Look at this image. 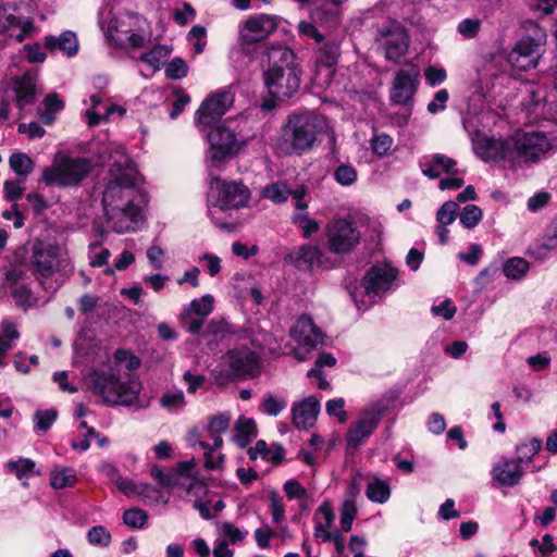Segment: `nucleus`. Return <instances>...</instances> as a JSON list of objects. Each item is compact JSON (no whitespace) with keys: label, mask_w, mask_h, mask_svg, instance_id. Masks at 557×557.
I'll list each match as a JSON object with an SVG mask.
<instances>
[{"label":"nucleus","mask_w":557,"mask_h":557,"mask_svg":"<svg viewBox=\"0 0 557 557\" xmlns=\"http://www.w3.org/2000/svg\"><path fill=\"white\" fill-rule=\"evenodd\" d=\"M269 509L274 524H281L285 520V504L277 491H270L268 494Z\"/></svg>","instance_id":"obj_43"},{"label":"nucleus","mask_w":557,"mask_h":557,"mask_svg":"<svg viewBox=\"0 0 557 557\" xmlns=\"http://www.w3.org/2000/svg\"><path fill=\"white\" fill-rule=\"evenodd\" d=\"M357 516V507L352 499H346L341 508V531L349 532Z\"/></svg>","instance_id":"obj_47"},{"label":"nucleus","mask_w":557,"mask_h":557,"mask_svg":"<svg viewBox=\"0 0 557 557\" xmlns=\"http://www.w3.org/2000/svg\"><path fill=\"white\" fill-rule=\"evenodd\" d=\"M188 74V65L181 58H174L165 64V75L172 79H180Z\"/></svg>","instance_id":"obj_54"},{"label":"nucleus","mask_w":557,"mask_h":557,"mask_svg":"<svg viewBox=\"0 0 557 557\" xmlns=\"http://www.w3.org/2000/svg\"><path fill=\"white\" fill-rule=\"evenodd\" d=\"M12 296L16 305L24 310L34 307L37 304V298L29 289L27 284H21L11 289Z\"/></svg>","instance_id":"obj_44"},{"label":"nucleus","mask_w":557,"mask_h":557,"mask_svg":"<svg viewBox=\"0 0 557 557\" xmlns=\"http://www.w3.org/2000/svg\"><path fill=\"white\" fill-rule=\"evenodd\" d=\"M335 181L343 185L349 186L357 180V171L349 164H342L334 171Z\"/></svg>","instance_id":"obj_56"},{"label":"nucleus","mask_w":557,"mask_h":557,"mask_svg":"<svg viewBox=\"0 0 557 557\" xmlns=\"http://www.w3.org/2000/svg\"><path fill=\"white\" fill-rule=\"evenodd\" d=\"M9 164L12 171L18 175L26 177L34 170V161L26 153L14 152L9 158Z\"/></svg>","instance_id":"obj_37"},{"label":"nucleus","mask_w":557,"mask_h":557,"mask_svg":"<svg viewBox=\"0 0 557 557\" xmlns=\"http://www.w3.org/2000/svg\"><path fill=\"white\" fill-rule=\"evenodd\" d=\"M172 49L168 45H156L149 51L141 53L139 60L148 64L153 71H159L165 65Z\"/></svg>","instance_id":"obj_33"},{"label":"nucleus","mask_w":557,"mask_h":557,"mask_svg":"<svg viewBox=\"0 0 557 557\" xmlns=\"http://www.w3.org/2000/svg\"><path fill=\"white\" fill-rule=\"evenodd\" d=\"M375 44L387 61L397 63L409 48L406 29L397 21H387L377 27Z\"/></svg>","instance_id":"obj_13"},{"label":"nucleus","mask_w":557,"mask_h":557,"mask_svg":"<svg viewBox=\"0 0 557 557\" xmlns=\"http://www.w3.org/2000/svg\"><path fill=\"white\" fill-rule=\"evenodd\" d=\"M491 473L499 486H515L521 481L523 470L516 459H502L493 466Z\"/></svg>","instance_id":"obj_27"},{"label":"nucleus","mask_w":557,"mask_h":557,"mask_svg":"<svg viewBox=\"0 0 557 557\" xmlns=\"http://www.w3.org/2000/svg\"><path fill=\"white\" fill-rule=\"evenodd\" d=\"M45 45L48 49L60 50L69 57L75 55L78 50L76 35L71 30L63 32L59 37L47 36Z\"/></svg>","instance_id":"obj_31"},{"label":"nucleus","mask_w":557,"mask_h":557,"mask_svg":"<svg viewBox=\"0 0 557 557\" xmlns=\"http://www.w3.org/2000/svg\"><path fill=\"white\" fill-rule=\"evenodd\" d=\"M89 391L111 406H131L138 397V386L133 381H121L115 371L92 369L84 376Z\"/></svg>","instance_id":"obj_4"},{"label":"nucleus","mask_w":557,"mask_h":557,"mask_svg":"<svg viewBox=\"0 0 557 557\" xmlns=\"http://www.w3.org/2000/svg\"><path fill=\"white\" fill-rule=\"evenodd\" d=\"M419 69L411 64L397 72L391 89V100L395 104H406L417 91L419 83Z\"/></svg>","instance_id":"obj_23"},{"label":"nucleus","mask_w":557,"mask_h":557,"mask_svg":"<svg viewBox=\"0 0 557 557\" xmlns=\"http://www.w3.org/2000/svg\"><path fill=\"white\" fill-rule=\"evenodd\" d=\"M287 406V401L283 396L267 393L260 404V410L268 416L276 417Z\"/></svg>","instance_id":"obj_40"},{"label":"nucleus","mask_w":557,"mask_h":557,"mask_svg":"<svg viewBox=\"0 0 557 557\" xmlns=\"http://www.w3.org/2000/svg\"><path fill=\"white\" fill-rule=\"evenodd\" d=\"M98 247V244L91 243L89 244V264L91 267H102L108 262V259L110 257V250L107 248L101 249L100 251H95V249Z\"/></svg>","instance_id":"obj_62"},{"label":"nucleus","mask_w":557,"mask_h":557,"mask_svg":"<svg viewBox=\"0 0 557 557\" xmlns=\"http://www.w3.org/2000/svg\"><path fill=\"white\" fill-rule=\"evenodd\" d=\"M34 30V23L30 18L22 21L15 14L9 12L7 5L0 1V36L23 41Z\"/></svg>","instance_id":"obj_24"},{"label":"nucleus","mask_w":557,"mask_h":557,"mask_svg":"<svg viewBox=\"0 0 557 557\" xmlns=\"http://www.w3.org/2000/svg\"><path fill=\"white\" fill-rule=\"evenodd\" d=\"M459 210L458 202L449 200L442 205L436 212V221L441 225H450L457 216Z\"/></svg>","instance_id":"obj_50"},{"label":"nucleus","mask_w":557,"mask_h":557,"mask_svg":"<svg viewBox=\"0 0 557 557\" xmlns=\"http://www.w3.org/2000/svg\"><path fill=\"white\" fill-rule=\"evenodd\" d=\"M16 107L23 110L34 103L36 95V76L33 73H25L13 81Z\"/></svg>","instance_id":"obj_30"},{"label":"nucleus","mask_w":557,"mask_h":557,"mask_svg":"<svg viewBox=\"0 0 557 557\" xmlns=\"http://www.w3.org/2000/svg\"><path fill=\"white\" fill-rule=\"evenodd\" d=\"M320 412V403L315 397H308L292 408L293 421L296 428L307 429L315 421Z\"/></svg>","instance_id":"obj_29"},{"label":"nucleus","mask_w":557,"mask_h":557,"mask_svg":"<svg viewBox=\"0 0 557 557\" xmlns=\"http://www.w3.org/2000/svg\"><path fill=\"white\" fill-rule=\"evenodd\" d=\"M144 22L139 15L126 13L112 17L106 27L101 23V27L111 45L125 49H140L150 41L149 33L141 28Z\"/></svg>","instance_id":"obj_7"},{"label":"nucleus","mask_w":557,"mask_h":557,"mask_svg":"<svg viewBox=\"0 0 557 557\" xmlns=\"http://www.w3.org/2000/svg\"><path fill=\"white\" fill-rule=\"evenodd\" d=\"M290 339L294 343L295 358L304 361L312 350L323 343V334L310 317L301 315L290 330Z\"/></svg>","instance_id":"obj_14"},{"label":"nucleus","mask_w":557,"mask_h":557,"mask_svg":"<svg viewBox=\"0 0 557 557\" xmlns=\"http://www.w3.org/2000/svg\"><path fill=\"white\" fill-rule=\"evenodd\" d=\"M235 430L237 431L238 436H243L245 438V442L255 437L257 434L255 421L251 418H246L244 416L239 417L236 421Z\"/></svg>","instance_id":"obj_58"},{"label":"nucleus","mask_w":557,"mask_h":557,"mask_svg":"<svg viewBox=\"0 0 557 557\" xmlns=\"http://www.w3.org/2000/svg\"><path fill=\"white\" fill-rule=\"evenodd\" d=\"M360 237L355 222L347 219L337 218L326 225L327 247L333 253L350 252L359 244Z\"/></svg>","instance_id":"obj_15"},{"label":"nucleus","mask_w":557,"mask_h":557,"mask_svg":"<svg viewBox=\"0 0 557 557\" xmlns=\"http://www.w3.org/2000/svg\"><path fill=\"white\" fill-rule=\"evenodd\" d=\"M32 262L42 288L50 293H54L74 270L69 257L55 245H36Z\"/></svg>","instance_id":"obj_3"},{"label":"nucleus","mask_w":557,"mask_h":557,"mask_svg":"<svg viewBox=\"0 0 557 557\" xmlns=\"http://www.w3.org/2000/svg\"><path fill=\"white\" fill-rule=\"evenodd\" d=\"M230 416L221 413L211 418L208 424V432L210 434H222L227 431L230 426Z\"/></svg>","instance_id":"obj_63"},{"label":"nucleus","mask_w":557,"mask_h":557,"mask_svg":"<svg viewBox=\"0 0 557 557\" xmlns=\"http://www.w3.org/2000/svg\"><path fill=\"white\" fill-rule=\"evenodd\" d=\"M213 305L214 298L210 294L191 300L180 314L181 324L191 334L199 333L205 318L213 311Z\"/></svg>","instance_id":"obj_20"},{"label":"nucleus","mask_w":557,"mask_h":557,"mask_svg":"<svg viewBox=\"0 0 557 557\" xmlns=\"http://www.w3.org/2000/svg\"><path fill=\"white\" fill-rule=\"evenodd\" d=\"M143 202H136L104 213L108 225L120 234L135 232L143 222Z\"/></svg>","instance_id":"obj_21"},{"label":"nucleus","mask_w":557,"mask_h":557,"mask_svg":"<svg viewBox=\"0 0 557 557\" xmlns=\"http://www.w3.org/2000/svg\"><path fill=\"white\" fill-rule=\"evenodd\" d=\"M473 149L478 157L484 161H505L510 168L511 139L476 135L473 139Z\"/></svg>","instance_id":"obj_22"},{"label":"nucleus","mask_w":557,"mask_h":557,"mask_svg":"<svg viewBox=\"0 0 557 557\" xmlns=\"http://www.w3.org/2000/svg\"><path fill=\"white\" fill-rule=\"evenodd\" d=\"M148 520V515L140 508H131L124 511L123 522L133 529H141Z\"/></svg>","instance_id":"obj_52"},{"label":"nucleus","mask_w":557,"mask_h":557,"mask_svg":"<svg viewBox=\"0 0 557 557\" xmlns=\"http://www.w3.org/2000/svg\"><path fill=\"white\" fill-rule=\"evenodd\" d=\"M235 122L236 121H225L223 124L209 132V149L207 151L209 168L220 169L238 152L243 139L236 134L235 128L232 126Z\"/></svg>","instance_id":"obj_10"},{"label":"nucleus","mask_w":557,"mask_h":557,"mask_svg":"<svg viewBox=\"0 0 557 557\" xmlns=\"http://www.w3.org/2000/svg\"><path fill=\"white\" fill-rule=\"evenodd\" d=\"M482 215V210L478 206L467 205L459 215V221L466 228H473L479 224Z\"/></svg>","instance_id":"obj_49"},{"label":"nucleus","mask_w":557,"mask_h":557,"mask_svg":"<svg viewBox=\"0 0 557 557\" xmlns=\"http://www.w3.org/2000/svg\"><path fill=\"white\" fill-rule=\"evenodd\" d=\"M322 252L317 246L304 245L285 256V261L300 271H312L321 264Z\"/></svg>","instance_id":"obj_26"},{"label":"nucleus","mask_w":557,"mask_h":557,"mask_svg":"<svg viewBox=\"0 0 557 557\" xmlns=\"http://www.w3.org/2000/svg\"><path fill=\"white\" fill-rule=\"evenodd\" d=\"M20 338V332L17 324L11 320H4L1 323L0 333V367L2 366V359L9 350L13 348L12 342Z\"/></svg>","instance_id":"obj_34"},{"label":"nucleus","mask_w":557,"mask_h":557,"mask_svg":"<svg viewBox=\"0 0 557 557\" xmlns=\"http://www.w3.org/2000/svg\"><path fill=\"white\" fill-rule=\"evenodd\" d=\"M160 406L169 412H177L186 406V399L182 389L168 391L159 399Z\"/></svg>","instance_id":"obj_36"},{"label":"nucleus","mask_w":557,"mask_h":557,"mask_svg":"<svg viewBox=\"0 0 557 557\" xmlns=\"http://www.w3.org/2000/svg\"><path fill=\"white\" fill-rule=\"evenodd\" d=\"M329 129L324 115L313 112L290 115L283 129L281 149L288 154H301L311 149L317 137Z\"/></svg>","instance_id":"obj_2"},{"label":"nucleus","mask_w":557,"mask_h":557,"mask_svg":"<svg viewBox=\"0 0 557 557\" xmlns=\"http://www.w3.org/2000/svg\"><path fill=\"white\" fill-rule=\"evenodd\" d=\"M385 412L386 406L382 403L374 404L364 409L347 433V447L355 449L362 445L377 428Z\"/></svg>","instance_id":"obj_16"},{"label":"nucleus","mask_w":557,"mask_h":557,"mask_svg":"<svg viewBox=\"0 0 557 557\" xmlns=\"http://www.w3.org/2000/svg\"><path fill=\"white\" fill-rule=\"evenodd\" d=\"M216 531L220 539L234 545L244 541L248 534L246 530H240L228 521L219 522L216 524Z\"/></svg>","instance_id":"obj_35"},{"label":"nucleus","mask_w":557,"mask_h":557,"mask_svg":"<svg viewBox=\"0 0 557 557\" xmlns=\"http://www.w3.org/2000/svg\"><path fill=\"white\" fill-rule=\"evenodd\" d=\"M91 108L86 110L85 115L87 117V122L89 126L98 125L102 120H104V112L101 113L98 108L101 103V99L98 96H91Z\"/></svg>","instance_id":"obj_61"},{"label":"nucleus","mask_w":557,"mask_h":557,"mask_svg":"<svg viewBox=\"0 0 557 557\" xmlns=\"http://www.w3.org/2000/svg\"><path fill=\"white\" fill-rule=\"evenodd\" d=\"M431 311L434 315L442 317L445 320H450L456 314L457 308L450 299H445L438 305H433Z\"/></svg>","instance_id":"obj_64"},{"label":"nucleus","mask_w":557,"mask_h":557,"mask_svg":"<svg viewBox=\"0 0 557 557\" xmlns=\"http://www.w3.org/2000/svg\"><path fill=\"white\" fill-rule=\"evenodd\" d=\"M269 67L264 73V84L269 94L285 100L300 87L301 70L295 64V54L285 46H272L267 51Z\"/></svg>","instance_id":"obj_1"},{"label":"nucleus","mask_w":557,"mask_h":557,"mask_svg":"<svg viewBox=\"0 0 557 557\" xmlns=\"http://www.w3.org/2000/svg\"><path fill=\"white\" fill-rule=\"evenodd\" d=\"M276 28L275 16L263 13L253 14L239 24V40L244 45H253L268 38Z\"/></svg>","instance_id":"obj_18"},{"label":"nucleus","mask_w":557,"mask_h":557,"mask_svg":"<svg viewBox=\"0 0 557 557\" xmlns=\"http://www.w3.org/2000/svg\"><path fill=\"white\" fill-rule=\"evenodd\" d=\"M557 149V141L544 133H517L511 138L510 168L520 169L545 159Z\"/></svg>","instance_id":"obj_6"},{"label":"nucleus","mask_w":557,"mask_h":557,"mask_svg":"<svg viewBox=\"0 0 557 557\" xmlns=\"http://www.w3.org/2000/svg\"><path fill=\"white\" fill-rule=\"evenodd\" d=\"M143 202V196L135 186L132 175L124 171L110 178L102 193V207L104 213L111 209Z\"/></svg>","instance_id":"obj_12"},{"label":"nucleus","mask_w":557,"mask_h":557,"mask_svg":"<svg viewBox=\"0 0 557 557\" xmlns=\"http://www.w3.org/2000/svg\"><path fill=\"white\" fill-rule=\"evenodd\" d=\"M258 356L243 347L228 351L220 364L213 370L214 380L219 385L226 384L235 377L255 376L259 372Z\"/></svg>","instance_id":"obj_9"},{"label":"nucleus","mask_w":557,"mask_h":557,"mask_svg":"<svg viewBox=\"0 0 557 557\" xmlns=\"http://www.w3.org/2000/svg\"><path fill=\"white\" fill-rule=\"evenodd\" d=\"M91 168L92 164L88 158L59 152L54 156L52 164L44 169L41 181L47 186L77 187L88 176Z\"/></svg>","instance_id":"obj_5"},{"label":"nucleus","mask_w":557,"mask_h":557,"mask_svg":"<svg viewBox=\"0 0 557 557\" xmlns=\"http://www.w3.org/2000/svg\"><path fill=\"white\" fill-rule=\"evenodd\" d=\"M529 270V263L523 258H511L507 260L504 264L503 272L505 276L509 280H520L522 278Z\"/></svg>","instance_id":"obj_41"},{"label":"nucleus","mask_w":557,"mask_h":557,"mask_svg":"<svg viewBox=\"0 0 557 557\" xmlns=\"http://www.w3.org/2000/svg\"><path fill=\"white\" fill-rule=\"evenodd\" d=\"M234 95L230 90H221L205 100L196 113V125L207 127L219 120L233 104Z\"/></svg>","instance_id":"obj_19"},{"label":"nucleus","mask_w":557,"mask_h":557,"mask_svg":"<svg viewBox=\"0 0 557 557\" xmlns=\"http://www.w3.org/2000/svg\"><path fill=\"white\" fill-rule=\"evenodd\" d=\"M250 191L242 182L212 177L209 182L208 208L228 211L246 207Z\"/></svg>","instance_id":"obj_11"},{"label":"nucleus","mask_w":557,"mask_h":557,"mask_svg":"<svg viewBox=\"0 0 557 557\" xmlns=\"http://www.w3.org/2000/svg\"><path fill=\"white\" fill-rule=\"evenodd\" d=\"M262 195L264 198L272 200L273 202L281 203L285 202L289 195L290 189L285 184L274 183L263 188Z\"/></svg>","instance_id":"obj_48"},{"label":"nucleus","mask_w":557,"mask_h":557,"mask_svg":"<svg viewBox=\"0 0 557 557\" xmlns=\"http://www.w3.org/2000/svg\"><path fill=\"white\" fill-rule=\"evenodd\" d=\"M87 539L89 544L94 546L106 547L111 542V534L104 527L96 525L88 531Z\"/></svg>","instance_id":"obj_53"},{"label":"nucleus","mask_w":557,"mask_h":557,"mask_svg":"<svg viewBox=\"0 0 557 557\" xmlns=\"http://www.w3.org/2000/svg\"><path fill=\"white\" fill-rule=\"evenodd\" d=\"M556 249L557 238L545 233V235L532 247V253L537 259H545L552 251Z\"/></svg>","instance_id":"obj_46"},{"label":"nucleus","mask_w":557,"mask_h":557,"mask_svg":"<svg viewBox=\"0 0 557 557\" xmlns=\"http://www.w3.org/2000/svg\"><path fill=\"white\" fill-rule=\"evenodd\" d=\"M283 490L289 500L304 499L307 497V490L294 479L286 481L283 485Z\"/></svg>","instance_id":"obj_60"},{"label":"nucleus","mask_w":557,"mask_h":557,"mask_svg":"<svg viewBox=\"0 0 557 557\" xmlns=\"http://www.w3.org/2000/svg\"><path fill=\"white\" fill-rule=\"evenodd\" d=\"M45 111L41 113V120L46 124H51L54 120L53 113L63 108L62 100L57 94H49L44 100Z\"/></svg>","instance_id":"obj_51"},{"label":"nucleus","mask_w":557,"mask_h":557,"mask_svg":"<svg viewBox=\"0 0 557 557\" xmlns=\"http://www.w3.org/2000/svg\"><path fill=\"white\" fill-rule=\"evenodd\" d=\"M298 32L315 41L318 46L317 63L319 65L330 69L337 63L341 45L335 37H325L312 23L306 21L299 22Z\"/></svg>","instance_id":"obj_17"},{"label":"nucleus","mask_w":557,"mask_h":557,"mask_svg":"<svg viewBox=\"0 0 557 557\" xmlns=\"http://www.w3.org/2000/svg\"><path fill=\"white\" fill-rule=\"evenodd\" d=\"M27 274L21 265H11L5 272V282L11 289L21 284H25Z\"/></svg>","instance_id":"obj_59"},{"label":"nucleus","mask_w":557,"mask_h":557,"mask_svg":"<svg viewBox=\"0 0 557 557\" xmlns=\"http://www.w3.org/2000/svg\"><path fill=\"white\" fill-rule=\"evenodd\" d=\"M396 276L397 270L392 267L371 268L362 281L369 302H372L375 296L387 292Z\"/></svg>","instance_id":"obj_25"},{"label":"nucleus","mask_w":557,"mask_h":557,"mask_svg":"<svg viewBox=\"0 0 557 557\" xmlns=\"http://www.w3.org/2000/svg\"><path fill=\"white\" fill-rule=\"evenodd\" d=\"M546 33L536 23H529L527 34L513 46L508 55L509 63L519 71L534 69L542 55Z\"/></svg>","instance_id":"obj_8"},{"label":"nucleus","mask_w":557,"mask_h":557,"mask_svg":"<svg viewBox=\"0 0 557 557\" xmlns=\"http://www.w3.org/2000/svg\"><path fill=\"white\" fill-rule=\"evenodd\" d=\"M35 467V461L28 458H18L17 460H10L7 463L8 470L15 473L20 480L28 479L33 475L39 474Z\"/></svg>","instance_id":"obj_38"},{"label":"nucleus","mask_w":557,"mask_h":557,"mask_svg":"<svg viewBox=\"0 0 557 557\" xmlns=\"http://www.w3.org/2000/svg\"><path fill=\"white\" fill-rule=\"evenodd\" d=\"M58 412L54 409L48 410H38L34 414V420L36 422V430L38 431H47L57 420Z\"/></svg>","instance_id":"obj_55"},{"label":"nucleus","mask_w":557,"mask_h":557,"mask_svg":"<svg viewBox=\"0 0 557 557\" xmlns=\"http://www.w3.org/2000/svg\"><path fill=\"white\" fill-rule=\"evenodd\" d=\"M541 448L542 441L539 438H531L516 447L517 457L515 459L520 465L523 462H530L533 457L541 450Z\"/></svg>","instance_id":"obj_39"},{"label":"nucleus","mask_w":557,"mask_h":557,"mask_svg":"<svg viewBox=\"0 0 557 557\" xmlns=\"http://www.w3.org/2000/svg\"><path fill=\"white\" fill-rule=\"evenodd\" d=\"M77 482L75 469L55 465L50 471V484L55 490L72 487Z\"/></svg>","instance_id":"obj_32"},{"label":"nucleus","mask_w":557,"mask_h":557,"mask_svg":"<svg viewBox=\"0 0 557 557\" xmlns=\"http://www.w3.org/2000/svg\"><path fill=\"white\" fill-rule=\"evenodd\" d=\"M366 494L370 500L383 504L389 498L391 490L386 482L376 479L368 484Z\"/></svg>","instance_id":"obj_42"},{"label":"nucleus","mask_w":557,"mask_h":557,"mask_svg":"<svg viewBox=\"0 0 557 557\" xmlns=\"http://www.w3.org/2000/svg\"><path fill=\"white\" fill-rule=\"evenodd\" d=\"M456 165V160L442 153L422 157L419 160V168L423 175L431 180L438 178L443 173L450 174Z\"/></svg>","instance_id":"obj_28"},{"label":"nucleus","mask_w":557,"mask_h":557,"mask_svg":"<svg viewBox=\"0 0 557 557\" xmlns=\"http://www.w3.org/2000/svg\"><path fill=\"white\" fill-rule=\"evenodd\" d=\"M293 222L302 231V235L305 237H310L320 228L319 222L310 218L307 212H299L294 214Z\"/></svg>","instance_id":"obj_45"},{"label":"nucleus","mask_w":557,"mask_h":557,"mask_svg":"<svg viewBox=\"0 0 557 557\" xmlns=\"http://www.w3.org/2000/svg\"><path fill=\"white\" fill-rule=\"evenodd\" d=\"M393 145V138L387 134H380L371 139V149L377 157H384Z\"/></svg>","instance_id":"obj_57"}]
</instances>
